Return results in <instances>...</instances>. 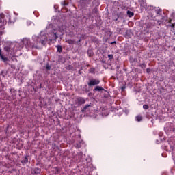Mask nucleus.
I'll return each mask as SVG.
<instances>
[{
  "instance_id": "f257e3e1",
  "label": "nucleus",
  "mask_w": 175,
  "mask_h": 175,
  "mask_svg": "<svg viewBox=\"0 0 175 175\" xmlns=\"http://www.w3.org/2000/svg\"><path fill=\"white\" fill-rule=\"evenodd\" d=\"M32 39L33 40V46L36 49H38L40 44L45 46L46 42H47V36L46 35L40 34L38 36H33Z\"/></svg>"
},
{
  "instance_id": "f03ea898",
  "label": "nucleus",
  "mask_w": 175,
  "mask_h": 175,
  "mask_svg": "<svg viewBox=\"0 0 175 175\" xmlns=\"http://www.w3.org/2000/svg\"><path fill=\"white\" fill-rule=\"evenodd\" d=\"M113 62H114V56L113 54H109L108 55V60L107 61L105 57L102 59L103 64H107V65H109V66H111L113 65Z\"/></svg>"
},
{
  "instance_id": "7ed1b4c3",
  "label": "nucleus",
  "mask_w": 175,
  "mask_h": 175,
  "mask_svg": "<svg viewBox=\"0 0 175 175\" xmlns=\"http://www.w3.org/2000/svg\"><path fill=\"white\" fill-rule=\"evenodd\" d=\"M22 43L25 46L27 49H33V47H35L33 42H31V40L27 38H25L22 40Z\"/></svg>"
},
{
  "instance_id": "20e7f679",
  "label": "nucleus",
  "mask_w": 175,
  "mask_h": 175,
  "mask_svg": "<svg viewBox=\"0 0 175 175\" xmlns=\"http://www.w3.org/2000/svg\"><path fill=\"white\" fill-rule=\"evenodd\" d=\"M100 83V81L96 79H92L89 81L88 83V87H94L95 85H98Z\"/></svg>"
},
{
  "instance_id": "39448f33",
  "label": "nucleus",
  "mask_w": 175,
  "mask_h": 175,
  "mask_svg": "<svg viewBox=\"0 0 175 175\" xmlns=\"http://www.w3.org/2000/svg\"><path fill=\"white\" fill-rule=\"evenodd\" d=\"M84 103H85V98L84 97H78L75 99V104L78 105V106H81Z\"/></svg>"
},
{
  "instance_id": "423d86ee",
  "label": "nucleus",
  "mask_w": 175,
  "mask_h": 175,
  "mask_svg": "<svg viewBox=\"0 0 175 175\" xmlns=\"http://www.w3.org/2000/svg\"><path fill=\"white\" fill-rule=\"evenodd\" d=\"M55 29H53L51 31V35L52 37L53 40H55V39H58V36H57V31H55Z\"/></svg>"
},
{
  "instance_id": "0eeeda50",
  "label": "nucleus",
  "mask_w": 175,
  "mask_h": 175,
  "mask_svg": "<svg viewBox=\"0 0 175 175\" xmlns=\"http://www.w3.org/2000/svg\"><path fill=\"white\" fill-rule=\"evenodd\" d=\"M93 91H94V92H96V91H98V92L105 91V89L103 88H102V86L96 85L95 87V88L93 90Z\"/></svg>"
},
{
  "instance_id": "6e6552de",
  "label": "nucleus",
  "mask_w": 175,
  "mask_h": 175,
  "mask_svg": "<svg viewBox=\"0 0 175 175\" xmlns=\"http://www.w3.org/2000/svg\"><path fill=\"white\" fill-rule=\"evenodd\" d=\"M28 155H26L25 157V159L23 160H21V163L23 165H27V163H28Z\"/></svg>"
},
{
  "instance_id": "1a4fd4ad",
  "label": "nucleus",
  "mask_w": 175,
  "mask_h": 175,
  "mask_svg": "<svg viewBox=\"0 0 175 175\" xmlns=\"http://www.w3.org/2000/svg\"><path fill=\"white\" fill-rule=\"evenodd\" d=\"M0 57L1 58V60L3 61L5 64H7V62L9 61V58L4 56L3 55H1Z\"/></svg>"
},
{
  "instance_id": "9d476101",
  "label": "nucleus",
  "mask_w": 175,
  "mask_h": 175,
  "mask_svg": "<svg viewBox=\"0 0 175 175\" xmlns=\"http://www.w3.org/2000/svg\"><path fill=\"white\" fill-rule=\"evenodd\" d=\"M66 43H68V44H75L76 43V41L75 40L68 39L66 41Z\"/></svg>"
},
{
  "instance_id": "9b49d317",
  "label": "nucleus",
  "mask_w": 175,
  "mask_h": 175,
  "mask_svg": "<svg viewBox=\"0 0 175 175\" xmlns=\"http://www.w3.org/2000/svg\"><path fill=\"white\" fill-rule=\"evenodd\" d=\"M88 107H91V104L86 105L81 109L82 113H84V112L88 109Z\"/></svg>"
},
{
  "instance_id": "f8f14e48",
  "label": "nucleus",
  "mask_w": 175,
  "mask_h": 175,
  "mask_svg": "<svg viewBox=\"0 0 175 175\" xmlns=\"http://www.w3.org/2000/svg\"><path fill=\"white\" fill-rule=\"evenodd\" d=\"M33 174H40V169L35 168L33 171Z\"/></svg>"
},
{
  "instance_id": "ddd939ff",
  "label": "nucleus",
  "mask_w": 175,
  "mask_h": 175,
  "mask_svg": "<svg viewBox=\"0 0 175 175\" xmlns=\"http://www.w3.org/2000/svg\"><path fill=\"white\" fill-rule=\"evenodd\" d=\"M127 16H128V17H133L135 16V13H133V12L128 10Z\"/></svg>"
},
{
  "instance_id": "4468645a",
  "label": "nucleus",
  "mask_w": 175,
  "mask_h": 175,
  "mask_svg": "<svg viewBox=\"0 0 175 175\" xmlns=\"http://www.w3.org/2000/svg\"><path fill=\"white\" fill-rule=\"evenodd\" d=\"M56 48L57 49V53H61L62 51V46L57 45Z\"/></svg>"
},
{
  "instance_id": "2eb2a0df",
  "label": "nucleus",
  "mask_w": 175,
  "mask_h": 175,
  "mask_svg": "<svg viewBox=\"0 0 175 175\" xmlns=\"http://www.w3.org/2000/svg\"><path fill=\"white\" fill-rule=\"evenodd\" d=\"M4 50L5 51H6L7 53H10V50H11V48L10 46H5L4 47Z\"/></svg>"
},
{
  "instance_id": "dca6fc26",
  "label": "nucleus",
  "mask_w": 175,
  "mask_h": 175,
  "mask_svg": "<svg viewBox=\"0 0 175 175\" xmlns=\"http://www.w3.org/2000/svg\"><path fill=\"white\" fill-rule=\"evenodd\" d=\"M125 38H131V31L129 30L126 31Z\"/></svg>"
},
{
  "instance_id": "f3484780",
  "label": "nucleus",
  "mask_w": 175,
  "mask_h": 175,
  "mask_svg": "<svg viewBox=\"0 0 175 175\" xmlns=\"http://www.w3.org/2000/svg\"><path fill=\"white\" fill-rule=\"evenodd\" d=\"M139 3L141 6H146V0L139 1Z\"/></svg>"
},
{
  "instance_id": "a211bd4d",
  "label": "nucleus",
  "mask_w": 175,
  "mask_h": 175,
  "mask_svg": "<svg viewBox=\"0 0 175 175\" xmlns=\"http://www.w3.org/2000/svg\"><path fill=\"white\" fill-rule=\"evenodd\" d=\"M139 66L142 68V69H146V66H147V65H146V63H142L139 64Z\"/></svg>"
},
{
  "instance_id": "6ab92c4d",
  "label": "nucleus",
  "mask_w": 175,
  "mask_h": 175,
  "mask_svg": "<svg viewBox=\"0 0 175 175\" xmlns=\"http://www.w3.org/2000/svg\"><path fill=\"white\" fill-rule=\"evenodd\" d=\"M136 120H137L138 122H140V121H142V120H143V118L142 117V116H136Z\"/></svg>"
},
{
  "instance_id": "aec40b11",
  "label": "nucleus",
  "mask_w": 175,
  "mask_h": 175,
  "mask_svg": "<svg viewBox=\"0 0 175 175\" xmlns=\"http://www.w3.org/2000/svg\"><path fill=\"white\" fill-rule=\"evenodd\" d=\"M143 109H144V110H148V109H150V107L148 106V105L145 104L143 105Z\"/></svg>"
},
{
  "instance_id": "412c9836",
  "label": "nucleus",
  "mask_w": 175,
  "mask_h": 175,
  "mask_svg": "<svg viewBox=\"0 0 175 175\" xmlns=\"http://www.w3.org/2000/svg\"><path fill=\"white\" fill-rule=\"evenodd\" d=\"M80 38L82 40H85V39H87V36L85 34H82Z\"/></svg>"
},
{
  "instance_id": "4be33fe9",
  "label": "nucleus",
  "mask_w": 175,
  "mask_h": 175,
  "mask_svg": "<svg viewBox=\"0 0 175 175\" xmlns=\"http://www.w3.org/2000/svg\"><path fill=\"white\" fill-rule=\"evenodd\" d=\"M72 68H73L71 65H68V66H66V69L67 70H72Z\"/></svg>"
},
{
  "instance_id": "5701e85b",
  "label": "nucleus",
  "mask_w": 175,
  "mask_h": 175,
  "mask_svg": "<svg viewBox=\"0 0 175 175\" xmlns=\"http://www.w3.org/2000/svg\"><path fill=\"white\" fill-rule=\"evenodd\" d=\"M89 72L90 73H95V68H91L89 69Z\"/></svg>"
},
{
  "instance_id": "b1692460",
  "label": "nucleus",
  "mask_w": 175,
  "mask_h": 175,
  "mask_svg": "<svg viewBox=\"0 0 175 175\" xmlns=\"http://www.w3.org/2000/svg\"><path fill=\"white\" fill-rule=\"evenodd\" d=\"M46 70H51V66L49 64H46Z\"/></svg>"
},
{
  "instance_id": "393cba45",
  "label": "nucleus",
  "mask_w": 175,
  "mask_h": 175,
  "mask_svg": "<svg viewBox=\"0 0 175 175\" xmlns=\"http://www.w3.org/2000/svg\"><path fill=\"white\" fill-rule=\"evenodd\" d=\"M83 40L81 38H79V40L76 42V43L79 45L80 44V42Z\"/></svg>"
},
{
  "instance_id": "a878e982",
  "label": "nucleus",
  "mask_w": 175,
  "mask_h": 175,
  "mask_svg": "<svg viewBox=\"0 0 175 175\" xmlns=\"http://www.w3.org/2000/svg\"><path fill=\"white\" fill-rule=\"evenodd\" d=\"M157 13V14H162V10H158Z\"/></svg>"
},
{
  "instance_id": "bb28decb",
  "label": "nucleus",
  "mask_w": 175,
  "mask_h": 175,
  "mask_svg": "<svg viewBox=\"0 0 175 175\" xmlns=\"http://www.w3.org/2000/svg\"><path fill=\"white\" fill-rule=\"evenodd\" d=\"M76 147H77V148H80V147H81V144H77Z\"/></svg>"
},
{
  "instance_id": "cd10ccee",
  "label": "nucleus",
  "mask_w": 175,
  "mask_h": 175,
  "mask_svg": "<svg viewBox=\"0 0 175 175\" xmlns=\"http://www.w3.org/2000/svg\"><path fill=\"white\" fill-rule=\"evenodd\" d=\"M0 18H5V14H0Z\"/></svg>"
},
{
  "instance_id": "c85d7f7f",
  "label": "nucleus",
  "mask_w": 175,
  "mask_h": 175,
  "mask_svg": "<svg viewBox=\"0 0 175 175\" xmlns=\"http://www.w3.org/2000/svg\"><path fill=\"white\" fill-rule=\"evenodd\" d=\"M118 18H120V15L117 14V17L115 18L114 21H117L118 20Z\"/></svg>"
},
{
  "instance_id": "c756f323",
  "label": "nucleus",
  "mask_w": 175,
  "mask_h": 175,
  "mask_svg": "<svg viewBox=\"0 0 175 175\" xmlns=\"http://www.w3.org/2000/svg\"><path fill=\"white\" fill-rule=\"evenodd\" d=\"M55 170L58 173V172H59V168L58 167H55Z\"/></svg>"
},
{
  "instance_id": "7c9ffc66",
  "label": "nucleus",
  "mask_w": 175,
  "mask_h": 175,
  "mask_svg": "<svg viewBox=\"0 0 175 175\" xmlns=\"http://www.w3.org/2000/svg\"><path fill=\"white\" fill-rule=\"evenodd\" d=\"M94 12L96 14H98V10H96V8L94 9Z\"/></svg>"
},
{
  "instance_id": "2f4dec72",
  "label": "nucleus",
  "mask_w": 175,
  "mask_h": 175,
  "mask_svg": "<svg viewBox=\"0 0 175 175\" xmlns=\"http://www.w3.org/2000/svg\"><path fill=\"white\" fill-rule=\"evenodd\" d=\"M150 72H151V69L147 68V69H146V72H147V73H150Z\"/></svg>"
},
{
  "instance_id": "473e14b6",
  "label": "nucleus",
  "mask_w": 175,
  "mask_h": 175,
  "mask_svg": "<svg viewBox=\"0 0 175 175\" xmlns=\"http://www.w3.org/2000/svg\"><path fill=\"white\" fill-rule=\"evenodd\" d=\"M16 57V55H12V57L10 56V58H11V59L13 61V58H14Z\"/></svg>"
},
{
  "instance_id": "72a5a7b5",
  "label": "nucleus",
  "mask_w": 175,
  "mask_h": 175,
  "mask_svg": "<svg viewBox=\"0 0 175 175\" xmlns=\"http://www.w3.org/2000/svg\"><path fill=\"white\" fill-rule=\"evenodd\" d=\"M63 6H68V3H66L65 1L63 3Z\"/></svg>"
},
{
  "instance_id": "f704fd0d",
  "label": "nucleus",
  "mask_w": 175,
  "mask_h": 175,
  "mask_svg": "<svg viewBox=\"0 0 175 175\" xmlns=\"http://www.w3.org/2000/svg\"><path fill=\"white\" fill-rule=\"evenodd\" d=\"M85 2H87L88 3H91V0H85Z\"/></svg>"
},
{
  "instance_id": "c9c22d12",
  "label": "nucleus",
  "mask_w": 175,
  "mask_h": 175,
  "mask_svg": "<svg viewBox=\"0 0 175 175\" xmlns=\"http://www.w3.org/2000/svg\"><path fill=\"white\" fill-rule=\"evenodd\" d=\"M170 27H171V28H174V27H175L174 23V24L170 25Z\"/></svg>"
},
{
  "instance_id": "e433bc0d",
  "label": "nucleus",
  "mask_w": 175,
  "mask_h": 175,
  "mask_svg": "<svg viewBox=\"0 0 175 175\" xmlns=\"http://www.w3.org/2000/svg\"><path fill=\"white\" fill-rule=\"evenodd\" d=\"M111 44H117V42L116 41L111 42Z\"/></svg>"
},
{
  "instance_id": "4c0bfd02",
  "label": "nucleus",
  "mask_w": 175,
  "mask_h": 175,
  "mask_svg": "<svg viewBox=\"0 0 175 175\" xmlns=\"http://www.w3.org/2000/svg\"><path fill=\"white\" fill-rule=\"evenodd\" d=\"M172 79L174 80V81H175V75H172Z\"/></svg>"
},
{
  "instance_id": "58836bf2",
  "label": "nucleus",
  "mask_w": 175,
  "mask_h": 175,
  "mask_svg": "<svg viewBox=\"0 0 175 175\" xmlns=\"http://www.w3.org/2000/svg\"><path fill=\"white\" fill-rule=\"evenodd\" d=\"M3 54H2V49H0V56L3 55Z\"/></svg>"
},
{
  "instance_id": "ea45409f",
  "label": "nucleus",
  "mask_w": 175,
  "mask_h": 175,
  "mask_svg": "<svg viewBox=\"0 0 175 175\" xmlns=\"http://www.w3.org/2000/svg\"><path fill=\"white\" fill-rule=\"evenodd\" d=\"M124 90H125V86H123V87L122 88V90L124 91Z\"/></svg>"
},
{
  "instance_id": "a19ab883",
  "label": "nucleus",
  "mask_w": 175,
  "mask_h": 175,
  "mask_svg": "<svg viewBox=\"0 0 175 175\" xmlns=\"http://www.w3.org/2000/svg\"><path fill=\"white\" fill-rule=\"evenodd\" d=\"M40 88H43V87L42 86V84H40Z\"/></svg>"
},
{
  "instance_id": "79ce46f5",
  "label": "nucleus",
  "mask_w": 175,
  "mask_h": 175,
  "mask_svg": "<svg viewBox=\"0 0 175 175\" xmlns=\"http://www.w3.org/2000/svg\"><path fill=\"white\" fill-rule=\"evenodd\" d=\"M172 155H173V157H174V158H175V154H174V153H172Z\"/></svg>"
},
{
  "instance_id": "37998d69",
  "label": "nucleus",
  "mask_w": 175,
  "mask_h": 175,
  "mask_svg": "<svg viewBox=\"0 0 175 175\" xmlns=\"http://www.w3.org/2000/svg\"><path fill=\"white\" fill-rule=\"evenodd\" d=\"M88 53H90V51H88Z\"/></svg>"
},
{
  "instance_id": "c03bdc74",
  "label": "nucleus",
  "mask_w": 175,
  "mask_h": 175,
  "mask_svg": "<svg viewBox=\"0 0 175 175\" xmlns=\"http://www.w3.org/2000/svg\"><path fill=\"white\" fill-rule=\"evenodd\" d=\"M174 25H175V23H174Z\"/></svg>"
}]
</instances>
